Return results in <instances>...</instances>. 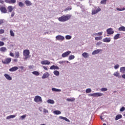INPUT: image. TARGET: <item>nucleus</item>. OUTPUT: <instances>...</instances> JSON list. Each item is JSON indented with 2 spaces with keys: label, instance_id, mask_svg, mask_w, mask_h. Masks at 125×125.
<instances>
[{
  "label": "nucleus",
  "instance_id": "nucleus-1",
  "mask_svg": "<svg viewBox=\"0 0 125 125\" xmlns=\"http://www.w3.org/2000/svg\"><path fill=\"white\" fill-rule=\"evenodd\" d=\"M71 16L69 15H67L66 16L63 15L58 19L59 21L60 22H66L71 19Z\"/></svg>",
  "mask_w": 125,
  "mask_h": 125
},
{
  "label": "nucleus",
  "instance_id": "nucleus-2",
  "mask_svg": "<svg viewBox=\"0 0 125 125\" xmlns=\"http://www.w3.org/2000/svg\"><path fill=\"white\" fill-rule=\"evenodd\" d=\"M23 56H24V60H27L28 58H30L31 57V55H30V50L28 49H25L23 51Z\"/></svg>",
  "mask_w": 125,
  "mask_h": 125
},
{
  "label": "nucleus",
  "instance_id": "nucleus-3",
  "mask_svg": "<svg viewBox=\"0 0 125 125\" xmlns=\"http://www.w3.org/2000/svg\"><path fill=\"white\" fill-rule=\"evenodd\" d=\"M94 8L95 9H93L92 10V15H95V14H97L98 12H100V11H101V8H100V7H98L97 8V7L95 6Z\"/></svg>",
  "mask_w": 125,
  "mask_h": 125
},
{
  "label": "nucleus",
  "instance_id": "nucleus-4",
  "mask_svg": "<svg viewBox=\"0 0 125 125\" xmlns=\"http://www.w3.org/2000/svg\"><path fill=\"white\" fill-rule=\"evenodd\" d=\"M103 95H104L103 93L99 92L88 94L89 96H93V97H100V96H103Z\"/></svg>",
  "mask_w": 125,
  "mask_h": 125
},
{
  "label": "nucleus",
  "instance_id": "nucleus-5",
  "mask_svg": "<svg viewBox=\"0 0 125 125\" xmlns=\"http://www.w3.org/2000/svg\"><path fill=\"white\" fill-rule=\"evenodd\" d=\"M35 102L38 103V102H42V97L40 96H36L34 98Z\"/></svg>",
  "mask_w": 125,
  "mask_h": 125
},
{
  "label": "nucleus",
  "instance_id": "nucleus-6",
  "mask_svg": "<svg viewBox=\"0 0 125 125\" xmlns=\"http://www.w3.org/2000/svg\"><path fill=\"white\" fill-rule=\"evenodd\" d=\"M65 37L62 35H58L56 37V41H64Z\"/></svg>",
  "mask_w": 125,
  "mask_h": 125
},
{
  "label": "nucleus",
  "instance_id": "nucleus-7",
  "mask_svg": "<svg viewBox=\"0 0 125 125\" xmlns=\"http://www.w3.org/2000/svg\"><path fill=\"white\" fill-rule=\"evenodd\" d=\"M71 52V51H68L63 53L62 55V57L63 58H65V57H68V56L70 55Z\"/></svg>",
  "mask_w": 125,
  "mask_h": 125
},
{
  "label": "nucleus",
  "instance_id": "nucleus-8",
  "mask_svg": "<svg viewBox=\"0 0 125 125\" xmlns=\"http://www.w3.org/2000/svg\"><path fill=\"white\" fill-rule=\"evenodd\" d=\"M2 63H3V64H9V63L11 62V58H8L6 59L4 61H2Z\"/></svg>",
  "mask_w": 125,
  "mask_h": 125
},
{
  "label": "nucleus",
  "instance_id": "nucleus-9",
  "mask_svg": "<svg viewBox=\"0 0 125 125\" xmlns=\"http://www.w3.org/2000/svg\"><path fill=\"white\" fill-rule=\"evenodd\" d=\"M107 35H113L114 34V30L112 28H108L106 30Z\"/></svg>",
  "mask_w": 125,
  "mask_h": 125
},
{
  "label": "nucleus",
  "instance_id": "nucleus-10",
  "mask_svg": "<svg viewBox=\"0 0 125 125\" xmlns=\"http://www.w3.org/2000/svg\"><path fill=\"white\" fill-rule=\"evenodd\" d=\"M0 11L2 13H7V10L5 7H1Z\"/></svg>",
  "mask_w": 125,
  "mask_h": 125
},
{
  "label": "nucleus",
  "instance_id": "nucleus-11",
  "mask_svg": "<svg viewBox=\"0 0 125 125\" xmlns=\"http://www.w3.org/2000/svg\"><path fill=\"white\" fill-rule=\"evenodd\" d=\"M24 3L26 6H31L32 5V2L29 0H25L24 1Z\"/></svg>",
  "mask_w": 125,
  "mask_h": 125
},
{
  "label": "nucleus",
  "instance_id": "nucleus-12",
  "mask_svg": "<svg viewBox=\"0 0 125 125\" xmlns=\"http://www.w3.org/2000/svg\"><path fill=\"white\" fill-rule=\"evenodd\" d=\"M48 77H49V73H48V72H45L43 74L42 77V79H47Z\"/></svg>",
  "mask_w": 125,
  "mask_h": 125
},
{
  "label": "nucleus",
  "instance_id": "nucleus-13",
  "mask_svg": "<svg viewBox=\"0 0 125 125\" xmlns=\"http://www.w3.org/2000/svg\"><path fill=\"white\" fill-rule=\"evenodd\" d=\"M18 70V67L14 66L9 69L10 72H15V71H17Z\"/></svg>",
  "mask_w": 125,
  "mask_h": 125
},
{
  "label": "nucleus",
  "instance_id": "nucleus-14",
  "mask_svg": "<svg viewBox=\"0 0 125 125\" xmlns=\"http://www.w3.org/2000/svg\"><path fill=\"white\" fill-rule=\"evenodd\" d=\"M100 51H102V49H97V50H95L92 53V54L93 55H95L96 54H98V53H99V52H100Z\"/></svg>",
  "mask_w": 125,
  "mask_h": 125
},
{
  "label": "nucleus",
  "instance_id": "nucleus-15",
  "mask_svg": "<svg viewBox=\"0 0 125 125\" xmlns=\"http://www.w3.org/2000/svg\"><path fill=\"white\" fill-rule=\"evenodd\" d=\"M41 64L42 65H49L50 62L47 60L42 61L41 62Z\"/></svg>",
  "mask_w": 125,
  "mask_h": 125
},
{
  "label": "nucleus",
  "instance_id": "nucleus-16",
  "mask_svg": "<svg viewBox=\"0 0 125 125\" xmlns=\"http://www.w3.org/2000/svg\"><path fill=\"white\" fill-rule=\"evenodd\" d=\"M103 42H111V38H105L103 39Z\"/></svg>",
  "mask_w": 125,
  "mask_h": 125
},
{
  "label": "nucleus",
  "instance_id": "nucleus-17",
  "mask_svg": "<svg viewBox=\"0 0 125 125\" xmlns=\"http://www.w3.org/2000/svg\"><path fill=\"white\" fill-rule=\"evenodd\" d=\"M4 76L7 80H8V81H11V80H12V78L11 77H10V76L7 74H5L4 75Z\"/></svg>",
  "mask_w": 125,
  "mask_h": 125
},
{
  "label": "nucleus",
  "instance_id": "nucleus-18",
  "mask_svg": "<svg viewBox=\"0 0 125 125\" xmlns=\"http://www.w3.org/2000/svg\"><path fill=\"white\" fill-rule=\"evenodd\" d=\"M50 70H59V67L53 65L50 67Z\"/></svg>",
  "mask_w": 125,
  "mask_h": 125
},
{
  "label": "nucleus",
  "instance_id": "nucleus-19",
  "mask_svg": "<svg viewBox=\"0 0 125 125\" xmlns=\"http://www.w3.org/2000/svg\"><path fill=\"white\" fill-rule=\"evenodd\" d=\"M113 76H114V77H116L119 78L122 77V76L120 75V72H119V71L114 72L113 74Z\"/></svg>",
  "mask_w": 125,
  "mask_h": 125
},
{
  "label": "nucleus",
  "instance_id": "nucleus-20",
  "mask_svg": "<svg viewBox=\"0 0 125 125\" xmlns=\"http://www.w3.org/2000/svg\"><path fill=\"white\" fill-rule=\"evenodd\" d=\"M75 100L76 99L75 98H67L66 99V101H68V102H74Z\"/></svg>",
  "mask_w": 125,
  "mask_h": 125
},
{
  "label": "nucleus",
  "instance_id": "nucleus-21",
  "mask_svg": "<svg viewBox=\"0 0 125 125\" xmlns=\"http://www.w3.org/2000/svg\"><path fill=\"white\" fill-rule=\"evenodd\" d=\"M59 118V119H61V120H64V121H65V122H70V120L69 119H67V118L66 117H64L63 116H60Z\"/></svg>",
  "mask_w": 125,
  "mask_h": 125
},
{
  "label": "nucleus",
  "instance_id": "nucleus-22",
  "mask_svg": "<svg viewBox=\"0 0 125 125\" xmlns=\"http://www.w3.org/2000/svg\"><path fill=\"white\" fill-rule=\"evenodd\" d=\"M7 9L8 10V12H12L13 9H14V8H13L12 6H9L7 8Z\"/></svg>",
  "mask_w": 125,
  "mask_h": 125
},
{
  "label": "nucleus",
  "instance_id": "nucleus-23",
  "mask_svg": "<svg viewBox=\"0 0 125 125\" xmlns=\"http://www.w3.org/2000/svg\"><path fill=\"white\" fill-rule=\"evenodd\" d=\"M120 73H122V74H125V66L121 67L120 68Z\"/></svg>",
  "mask_w": 125,
  "mask_h": 125
},
{
  "label": "nucleus",
  "instance_id": "nucleus-24",
  "mask_svg": "<svg viewBox=\"0 0 125 125\" xmlns=\"http://www.w3.org/2000/svg\"><path fill=\"white\" fill-rule=\"evenodd\" d=\"M52 91H54L55 92H61V89H57V88H52Z\"/></svg>",
  "mask_w": 125,
  "mask_h": 125
},
{
  "label": "nucleus",
  "instance_id": "nucleus-25",
  "mask_svg": "<svg viewBox=\"0 0 125 125\" xmlns=\"http://www.w3.org/2000/svg\"><path fill=\"white\" fill-rule=\"evenodd\" d=\"M47 103H48V104H54L55 102L53 100L49 99L47 101Z\"/></svg>",
  "mask_w": 125,
  "mask_h": 125
},
{
  "label": "nucleus",
  "instance_id": "nucleus-26",
  "mask_svg": "<svg viewBox=\"0 0 125 125\" xmlns=\"http://www.w3.org/2000/svg\"><path fill=\"white\" fill-rule=\"evenodd\" d=\"M53 74H54V75H55V76L58 77L60 75V72H59V71H58L57 70H55L53 72Z\"/></svg>",
  "mask_w": 125,
  "mask_h": 125
},
{
  "label": "nucleus",
  "instance_id": "nucleus-27",
  "mask_svg": "<svg viewBox=\"0 0 125 125\" xmlns=\"http://www.w3.org/2000/svg\"><path fill=\"white\" fill-rule=\"evenodd\" d=\"M6 50H7V49H6L5 47H2L0 48V51H1V52H5Z\"/></svg>",
  "mask_w": 125,
  "mask_h": 125
},
{
  "label": "nucleus",
  "instance_id": "nucleus-28",
  "mask_svg": "<svg viewBox=\"0 0 125 125\" xmlns=\"http://www.w3.org/2000/svg\"><path fill=\"white\" fill-rule=\"evenodd\" d=\"M82 56L84 58H87L89 56L88 53L86 52H84L82 54Z\"/></svg>",
  "mask_w": 125,
  "mask_h": 125
},
{
  "label": "nucleus",
  "instance_id": "nucleus-29",
  "mask_svg": "<svg viewBox=\"0 0 125 125\" xmlns=\"http://www.w3.org/2000/svg\"><path fill=\"white\" fill-rule=\"evenodd\" d=\"M15 117H16V115H10L6 117V119L9 120L10 119H13V118H15Z\"/></svg>",
  "mask_w": 125,
  "mask_h": 125
},
{
  "label": "nucleus",
  "instance_id": "nucleus-30",
  "mask_svg": "<svg viewBox=\"0 0 125 125\" xmlns=\"http://www.w3.org/2000/svg\"><path fill=\"white\" fill-rule=\"evenodd\" d=\"M122 116L121 114L117 115L116 116L115 120L116 121H118V120H120V119H122Z\"/></svg>",
  "mask_w": 125,
  "mask_h": 125
},
{
  "label": "nucleus",
  "instance_id": "nucleus-31",
  "mask_svg": "<svg viewBox=\"0 0 125 125\" xmlns=\"http://www.w3.org/2000/svg\"><path fill=\"white\" fill-rule=\"evenodd\" d=\"M119 31H123V32H125V27L123 26L118 28Z\"/></svg>",
  "mask_w": 125,
  "mask_h": 125
},
{
  "label": "nucleus",
  "instance_id": "nucleus-32",
  "mask_svg": "<svg viewBox=\"0 0 125 125\" xmlns=\"http://www.w3.org/2000/svg\"><path fill=\"white\" fill-rule=\"evenodd\" d=\"M53 113L55 115H60V114H61V111H60L59 110H55L53 111Z\"/></svg>",
  "mask_w": 125,
  "mask_h": 125
},
{
  "label": "nucleus",
  "instance_id": "nucleus-33",
  "mask_svg": "<svg viewBox=\"0 0 125 125\" xmlns=\"http://www.w3.org/2000/svg\"><path fill=\"white\" fill-rule=\"evenodd\" d=\"M32 74L33 75H35V76H40V72L38 71H33L32 72Z\"/></svg>",
  "mask_w": 125,
  "mask_h": 125
},
{
  "label": "nucleus",
  "instance_id": "nucleus-34",
  "mask_svg": "<svg viewBox=\"0 0 125 125\" xmlns=\"http://www.w3.org/2000/svg\"><path fill=\"white\" fill-rule=\"evenodd\" d=\"M114 40H118V39H120V34H117L114 37Z\"/></svg>",
  "mask_w": 125,
  "mask_h": 125
},
{
  "label": "nucleus",
  "instance_id": "nucleus-35",
  "mask_svg": "<svg viewBox=\"0 0 125 125\" xmlns=\"http://www.w3.org/2000/svg\"><path fill=\"white\" fill-rule=\"evenodd\" d=\"M24 5H25V4H24L23 2L21 1L19 2V6H20V7H23Z\"/></svg>",
  "mask_w": 125,
  "mask_h": 125
},
{
  "label": "nucleus",
  "instance_id": "nucleus-36",
  "mask_svg": "<svg viewBox=\"0 0 125 125\" xmlns=\"http://www.w3.org/2000/svg\"><path fill=\"white\" fill-rule=\"evenodd\" d=\"M73 59H75L74 55H70L68 58V60H73Z\"/></svg>",
  "mask_w": 125,
  "mask_h": 125
},
{
  "label": "nucleus",
  "instance_id": "nucleus-37",
  "mask_svg": "<svg viewBox=\"0 0 125 125\" xmlns=\"http://www.w3.org/2000/svg\"><path fill=\"white\" fill-rule=\"evenodd\" d=\"M95 41H100L102 40V36L95 37Z\"/></svg>",
  "mask_w": 125,
  "mask_h": 125
},
{
  "label": "nucleus",
  "instance_id": "nucleus-38",
  "mask_svg": "<svg viewBox=\"0 0 125 125\" xmlns=\"http://www.w3.org/2000/svg\"><path fill=\"white\" fill-rule=\"evenodd\" d=\"M19 56H20V54L19 53V52H16L15 53V58H19Z\"/></svg>",
  "mask_w": 125,
  "mask_h": 125
},
{
  "label": "nucleus",
  "instance_id": "nucleus-39",
  "mask_svg": "<svg viewBox=\"0 0 125 125\" xmlns=\"http://www.w3.org/2000/svg\"><path fill=\"white\" fill-rule=\"evenodd\" d=\"M116 9L117 10H118V11H124L125 10V8H117Z\"/></svg>",
  "mask_w": 125,
  "mask_h": 125
},
{
  "label": "nucleus",
  "instance_id": "nucleus-40",
  "mask_svg": "<svg viewBox=\"0 0 125 125\" xmlns=\"http://www.w3.org/2000/svg\"><path fill=\"white\" fill-rule=\"evenodd\" d=\"M107 0H102L100 2L101 4H106Z\"/></svg>",
  "mask_w": 125,
  "mask_h": 125
},
{
  "label": "nucleus",
  "instance_id": "nucleus-41",
  "mask_svg": "<svg viewBox=\"0 0 125 125\" xmlns=\"http://www.w3.org/2000/svg\"><path fill=\"white\" fill-rule=\"evenodd\" d=\"M65 39L66 40H71V39H72V36L70 35H66L65 36Z\"/></svg>",
  "mask_w": 125,
  "mask_h": 125
},
{
  "label": "nucleus",
  "instance_id": "nucleus-42",
  "mask_svg": "<svg viewBox=\"0 0 125 125\" xmlns=\"http://www.w3.org/2000/svg\"><path fill=\"white\" fill-rule=\"evenodd\" d=\"M10 35L11 36V37H14V36H15L14 32H13L12 30L10 31Z\"/></svg>",
  "mask_w": 125,
  "mask_h": 125
},
{
  "label": "nucleus",
  "instance_id": "nucleus-43",
  "mask_svg": "<svg viewBox=\"0 0 125 125\" xmlns=\"http://www.w3.org/2000/svg\"><path fill=\"white\" fill-rule=\"evenodd\" d=\"M85 92H86V93H90V92H91V89L88 88V89H86Z\"/></svg>",
  "mask_w": 125,
  "mask_h": 125
},
{
  "label": "nucleus",
  "instance_id": "nucleus-44",
  "mask_svg": "<svg viewBox=\"0 0 125 125\" xmlns=\"http://www.w3.org/2000/svg\"><path fill=\"white\" fill-rule=\"evenodd\" d=\"M107 90H108V89L106 88H102L101 89V91L103 92L107 91Z\"/></svg>",
  "mask_w": 125,
  "mask_h": 125
},
{
  "label": "nucleus",
  "instance_id": "nucleus-45",
  "mask_svg": "<svg viewBox=\"0 0 125 125\" xmlns=\"http://www.w3.org/2000/svg\"><path fill=\"white\" fill-rule=\"evenodd\" d=\"M72 8L71 7H68L67 8L64 9V11H68V10H71Z\"/></svg>",
  "mask_w": 125,
  "mask_h": 125
},
{
  "label": "nucleus",
  "instance_id": "nucleus-46",
  "mask_svg": "<svg viewBox=\"0 0 125 125\" xmlns=\"http://www.w3.org/2000/svg\"><path fill=\"white\" fill-rule=\"evenodd\" d=\"M63 63H66V61H60L59 62V63L61 65H62V64H63Z\"/></svg>",
  "mask_w": 125,
  "mask_h": 125
},
{
  "label": "nucleus",
  "instance_id": "nucleus-47",
  "mask_svg": "<svg viewBox=\"0 0 125 125\" xmlns=\"http://www.w3.org/2000/svg\"><path fill=\"white\" fill-rule=\"evenodd\" d=\"M119 67H120V65L119 64H116L114 66V69L117 70V69H119Z\"/></svg>",
  "mask_w": 125,
  "mask_h": 125
},
{
  "label": "nucleus",
  "instance_id": "nucleus-48",
  "mask_svg": "<svg viewBox=\"0 0 125 125\" xmlns=\"http://www.w3.org/2000/svg\"><path fill=\"white\" fill-rule=\"evenodd\" d=\"M25 118H26V115L25 114L21 116V120H24V119H25Z\"/></svg>",
  "mask_w": 125,
  "mask_h": 125
},
{
  "label": "nucleus",
  "instance_id": "nucleus-49",
  "mask_svg": "<svg viewBox=\"0 0 125 125\" xmlns=\"http://www.w3.org/2000/svg\"><path fill=\"white\" fill-rule=\"evenodd\" d=\"M125 110V107L123 106L120 110V112H124Z\"/></svg>",
  "mask_w": 125,
  "mask_h": 125
},
{
  "label": "nucleus",
  "instance_id": "nucleus-50",
  "mask_svg": "<svg viewBox=\"0 0 125 125\" xmlns=\"http://www.w3.org/2000/svg\"><path fill=\"white\" fill-rule=\"evenodd\" d=\"M4 45V42L1 41H0V46H3Z\"/></svg>",
  "mask_w": 125,
  "mask_h": 125
},
{
  "label": "nucleus",
  "instance_id": "nucleus-51",
  "mask_svg": "<svg viewBox=\"0 0 125 125\" xmlns=\"http://www.w3.org/2000/svg\"><path fill=\"white\" fill-rule=\"evenodd\" d=\"M10 4L11 3H15L16 2V0H10Z\"/></svg>",
  "mask_w": 125,
  "mask_h": 125
},
{
  "label": "nucleus",
  "instance_id": "nucleus-52",
  "mask_svg": "<svg viewBox=\"0 0 125 125\" xmlns=\"http://www.w3.org/2000/svg\"><path fill=\"white\" fill-rule=\"evenodd\" d=\"M103 35V32H100L98 33V36H102Z\"/></svg>",
  "mask_w": 125,
  "mask_h": 125
},
{
  "label": "nucleus",
  "instance_id": "nucleus-53",
  "mask_svg": "<svg viewBox=\"0 0 125 125\" xmlns=\"http://www.w3.org/2000/svg\"><path fill=\"white\" fill-rule=\"evenodd\" d=\"M15 15V12H12L11 13V17H13Z\"/></svg>",
  "mask_w": 125,
  "mask_h": 125
},
{
  "label": "nucleus",
  "instance_id": "nucleus-54",
  "mask_svg": "<svg viewBox=\"0 0 125 125\" xmlns=\"http://www.w3.org/2000/svg\"><path fill=\"white\" fill-rule=\"evenodd\" d=\"M4 33V29H0V34H3Z\"/></svg>",
  "mask_w": 125,
  "mask_h": 125
},
{
  "label": "nucleus",
  "instance_id": "nucleus-55",
  "mask_svg": "<svg viewBox=\"0 0 125 125\" xmlns=\"http://www.w3.org/2000/svg\"><path fill=\"white\" fill-rule=\"evenodd\" d=\"M43 113H48V110L45 108H43Z\"/></svg>",
  "mask_w": 125,
  "mask_h": 125
},
{
  "label": "nucleus",
  "instance_id": "nucleus-56",
  "mask_svg": "<svg viewBox=\"0 0 125 125\" xmlns=\"http://www.w3.org/2000/svg\"><path fill=\"white\" fill-rule=\"evenodd\" d=\"M5 2H6V3L10 4L11 3L10 0H5Z\"/></svg>",
  "mask_w": 125,
  "mask_h": 125
},
{
  "label": "nucleus",
  "instance_id": "nucleus-57",
  "mask_svg": "<svg viewBox=\"0 0 125 125\" xmlns=\"http://www.w3.org/2000/svg\"><path fill=\"white\" fill-rule=\"evenodd\" d=\"M102 44V42H98L96 43V45H101Z\"/></svg>",
  "mask_w": 125,
  "mask_h": 125
},
{
  "label": "nucleus",
  "instance_id": "nucleus-58",
  "mask_svg": "<svg viewBox=\"0 0 125 125\" xmlns=\"http://www.w3.org/2000/svg\"><path fill=\"white\" fill-rule=\"evenodd\" d=\"M10 56H12V57H14V54L13 53L10 52Z\"/></svg>",
  "mask_w": 125,
  "mask_h": 125
},
{
  "label": "nucleus",
  "instance_id": "nucleus-59",
  "mask_svg": "<svg viewBox=\"0 0 125 125\" xmlns=\"http://www.w3.org/2000/svg\"><path fill=\"white\" fill-rule=\"evenodd\" d=\"M3 23V20H0V25Z\"/></svg>",
  "mask_w": 125,
  "mask_h": 125
},
{
  "label": "nucleus",
  "instance_id": "nucleus-60",
  "mask_svg": "<svg viewBox=\"0 0 125 125\" xmlns=\"http://www.w3.org/2000/svg\"><path fill=\"white\" fill-rule=\"evenodd\" d=\"M43 69H44V70H45L46 71H47L48 70V69L47 68V67L46 66H43Z\"/></svg>",
  "mask_w": 125,
  "mask_h": 125
},
{
  "label": "nucleus",
  "instance_id": "nucleus-61",
  "mask_svg": "<svg viewBox=\"0 0 125 125\" xmlns=\"http://www.w3.org/2000/svg\"><path fill=\"white\" fill-rule=\"evenodd\" d=\"M4 2V1L2 0H0V3H2V4H3Z\"/></svg>",
  "mask_w": 125,
  "mask_h": 125
},
{
  "label": "nucleus",
  "instance_id": "nucleus-62",
  "mask_svg": "<svg viewBox=\"0 0 125 125\" xmlns=\"http://www.w3.org/2000/svg\"><path fill=\"white\" fill-rule=\"evenodd\" d=\"M39 110L40 111V112H42V107H40Z\"/></svg>",
  "mask_w": 125,
  "mask_h": 125
},
{
  "label": "nucleus",
  "instance_id": "nucleus-63",
  "mask_svg": "<svg viewBox=\"0 0 125 125\" xmlns=\"http://www.w3.org/2000/svg\"><path fill=\"white\" fill-rule=\"evenodd\" d=\"M122 78L125 80V74L122 75Z\"/></svg>",
  "mask_w": 125,
  "mask_h": 125
},
{
  "label": "nucleus",
  "instance_id": "nucleus-64",
  "mask_svg": "<svg viewBox=\"0 0 125 125\" xmlns=\"http://www.w3.org/2000/svg\"><path fill=\"white\" fill-rule=\"evenodd\" d=\"M20 69H21V70H23L24 69V66H21L20 67Z\"/></svg>",
  "mask_w": 125,
  "mask_h": 125
}]
</instances>
